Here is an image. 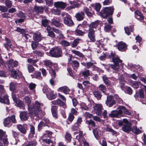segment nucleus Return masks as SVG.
Returning a JSON list of instances; mask_svg holds the SVG:
<instances>
[{
	"label": "nucleus",
	"mask_w": 146,
	"mask_h": 146,
	"mask_svg": "<svg viewBox=\"0 0 146 146\" xmlns=\"http://www.w3.org/2000/svg\"><path fill=\"white\" fill-rule=\"evenodd\" d=\"M5 3L6 6L8 8H10L12 6V3L11 1L9 0H6Z\"/></svg>",
	"instance_id": "052dcab7"
},
{
	"label": "nucleus",
	"mask_w": 146,
	"mask_h": 146,
	"mask_svg": "<svg viewBox=\"0 0 146 146\" xmlns=\"http://www.w3.org/2000/svg\"><path fill=\"white\" fill-rule=\"evenodd\" d=\"M81 40V39L80 38H77L73 42L72 47L74 48L76 46Z\"/></svg>",
	"instance_id": "ea45409f"
},
{
	"label": "nucleus",
	"mask_w": 146,
	"mask_h": 146,
	"mask_svg": "<svg viewBox=\"0 0 146 146\" xmlns=\"http://www.w3.org/2000/svg\"><path fill=\"white\" fill-rule=\"evenodd\" d=\"M93 131L95 137L97 139H98L99 137L98 130L97 129H96L93 130Z\"/></svg>",
	"instance_id": "5fc2aeb1"
},
{
	"label": "nucleus",
	"mask_w": 146,
	"mask_h": 146,
	"mask_svg": "<svg viewBox=\"0 0 146 146\" xmlns=\"http://www.w3.org/2000/svg\"><path fill=\"white\" fill-rule=\"evenodd\" d=\"M52 14L59 15L60 14V11L58 9H52L51 10Z\"/></svg>",
	"instance_id": "79ce46f5"
},
{
	"label": "nucleus",
	"mask_w": 146,
	"mask_h": 146,
	"mask_svg": "<svg viewBox=\"0 0 146 146\" xmlns=\"http://www.w3.org/2000/svg\"><path fill=\"white\" fill-rule=\"evenodd\" d=\"M98 88L102 92L105 93L106 90L105 86L103 84H101L99 86Z\"/></svg>",
	"instance_id": "49530a36"
},
{
	"label": "nucleus",
	"mask_w": 146,
	"mask_h": 146,
	"mask_svg": "<svg viewBox=\"0 0 146 146\" xmlns=\"http://www.w3.org/2000/svg\"><path fill=\"white\" fill-rule=\"evenodd\" d=\"M81 64L83 66H85L87 68H89L93 66V64L90 62H87L86 63L83 62H82Z\"/></svg>",
	"instance_id": "4c0bfd02"
},
{
	"label": "nucleus",
	"mask_w": 146,
	"mask_h": 146,
	"mask_svg": "<svg viewBox=\"0 0 146 146\" xmlns=\"http://www.w3.org/2000/svg\"><path fill=\"white\" fill-rule=\"evenodd\" d=\"M83 133L82 131H79L78 135L76 136L77 141H75L73 142L74 145L76 144L78 146H82V143L84 144V146H89L88 143L84 141V139L82 136Z\"/></svg>",
	"instance_id": "20e7f679"
},
{
	"label": "nucleus",
	"mask_w": 146,
	"mask_h": 146,
	"mask_svg": "<svg viewBox=\"0 0 146 146\" xmlns=\"http://www.w3.org/2000/svg\"><path fill=\"white\" fill-rule=\"evenodd\" d=\"M75 34L78 35H83L85 34V32L80 30H76L75 31Z\"/></svg>",
	"instance_id": "13d9d810"
},
{
	"label": "nucleus",
	"mask_w": 146,
	"mask_h": 146,
	"mask_svg": "<svg viewBox=\"0 0 146 146\" xmlns=\"http://www.w3.org/2000/svg\"><path fill=\"white\" fill-rule=\"evenodd\" d=\"M112 58L113 62H114V64L110 65V67L117 72L118 71L119 69H120V67L122 66L123 64L121 63L122 60H120L117 56L115 55L112 56Z\"/></svg>",
	"instance_id": "f03ea898"
},
{
	"label": "nucleus",
	"mask_w": 146,
	"mask_h": 146,
	"mask_svg": "<svg viewBox=\"0 0 146 146\" xmlns=\"http://www.w3.org/2000/svg\"><path fill=\"white\" fill-rule=\"evenodd\" d=\"M33 39L34 40L37 41L38 42L40 41L41 40V34L37 32L34 33L33 36Z\"/></svg>",
	"instance_id": "b1692460"
},
{
	"label": "nucleus",
	"mask_w": 146,
	"mask_h": 146,
	"mask_svg": "<svg viewBox=\"0 0 146 146\" xmlns=\"http://www.w3.org/2000/svg\"><path fill=\"white\" fill-rule=\"evenodd\" d=\"M60 44L64 46H68L70 45L69 42L65 40H62L61 41Z\"/></svg>",
	"instance_id": "680f3d73"
},
{
	"label": "nucleus",
	"mask_w": 146,
	"mask_h": 146,
	"mask_svg": "<svg viewBox=\"0 0 146 146\" xmlns=\"http://www.w3.org/2000/svg\"><path fill=\"white\" fill-rule=\"evenodd\" d=\"M16 84L13 82H11L10 84V89L11 91H14L15 88Z\"/></svg>",
	"instance_id": "864d4df0"
},
{
	"label": "nucleus",
	"mask_w": 146,
	"mask_h": 146,
	"mask_svg": "<svg viewBox=\"0 0 146 146\" xmlns=\"http://www.w3.org/2000/svg\"><path fill=\"white\" fill-rule=\"evenodd\" d=\"M31 76L33 78H35L38 79H41L42 78L41 73L39 72H35L33 74H31Z\"/></svg>",
	"instance_id": "c85d7f7f"
},
{
	"label": "nucleus",
	"mask_w": 146,
	"mask_h": 146,
	"mask_svg": "<svg viewBox=\"0 0 146 146\" xmlns=\"http://www.w3.org/2000/svg\"><path fill=\"white\" fill-rule=\"evenodd\" d=\"M27 68L29 72L30 73L33 72L34 70V67L32 66L29 64H27Z\"/></svg>",
	"instance_id": "e2e57ef3"
},
{
	"label": "nucleus",
	"mask_w": 146,
	"mask_h": 146,
	"mask_svg": "<svg viewBox=\"0 0 146 146\" xmlns=\"http://www.w3.org/2000/svg\"><path fill=\"white\" fill-rule=\"evenodd\" d=\"M36 142L35 141L29 142L25 146H35L36 145Z\"/></svg>",
	"instance_id": "69168bd1"
},
{
	"label": "nucleus",
	"mask_w": 146,
	"mask_h": 146,
	"mask_svg": "<svg viewBox=\"0 0 146 146\" xmlns=\"http://www.w3.org/2000/svg\"><path fill=\"white\" fill-rule=\"evenodd\" d=\"M9 70H12L14 67H17L18 64V62L16 61H14L12 59H9L6 62Z\"/></svg>",
	"instance_id": "1a4fd4ad"
},
{
	"label": "nucleus",
	"mask_w": 146,
	"mask_h": 146,
	"mask_svg": "<svg viewBox=\"0 0 146 146\" xmlns=\"http://www.w3.org/2000/svg\"><path fill=\"white\" fill-rule=\"evenodd\" d=\"M86 123L89 125L88 127L89 128L90 130H91V129L90 127V125H92V127H95V122L91 120H86Z\"/></svg>",
	"instance_id": "72a5a7b5"
},
{
	"label": "nucleus",
	"mask_w": 146,
	"mask_h": 146,
	"mask_svg": "<svg viewBox=\"0 0 146 146\" xmlns=\"http://www.w3.org/2000/svg\"><path fill=\"white\" fill-rule=\"evenodd\" d=\"M6 43L4 44V45L5 48L8 50V48H10L11 45L10 40L8 38H5Z\"/></svg>",
	"instance_id": "473e14b6"
},
{
	"label": "nucleus",
	"mask_w": 146,
	"mask_h": 146,
	"mask_svg": "<svg viewBox=\"0 0 146 146\" xmlns=\"http://www.w3.org/2000/svg\"><path fill=\"white\" fill-rule=\"evenodd\" d=\"M83 10L88 17H91L92 16L93 14L91 12L92 10L90 7H89V8H88L86 7H84V8Z\"/></svg>",
	"instance_id": "a878e982"
},
{
	"label": "nucleus",
	"mask_w": 146,
	"mask_h": 146,
	"mask_svg": "<svg viewBox=\"0 0 146 146\" xmlns=\"http://www.w3.org/2000/svg\"><path fill=\"white\" fill-rule=\"evenodd\" d=\"M46 96L49 100H51L56 98V95L54 93L53 91H50L46 93Z\"/></svg>",
	"instance_id": "aec40b11"
},
{
	"label": "nucleus",
	"mask_w": 146,
	"mask_h": 146,
	"mask_svg": "<svg viewBox=\"0 0 146 146\" xmlns=\"http://www.w3.org/2000/svg\"><path fill=\"white\" fill-rule=\"evenodd\" d=\"M3 141L5 146H7L8 145L9 142L5 132L1 130H0V141ZM0 146H3L2 143L0 141Z\"/></svg>",
	"instance_id": "6e6552de"
},
{
	"label": "nucleus",
	"mask_w": 146,
	"mask_h": 146,
	"mask_svg": "<svg viewBox=\"0 0 146 146\" xmlns=\"http://www.w3.org/2000/svg\"><path fill=\"white\" fill-rule=\"evenodd\" d=\"M125 33L128 35H129L131 31H133L132 27H126L125 28Z\"/></svg>",
	"instance_id": "58836bf2"
},
{
	"label": "nucleus",
	"mask_w": 146,
	"mask_h": 146,
	"mask_svg": "<svg viewBox=\"0 0 146 146\" xmlns=\"http://www.w3.org/2000/svg\"><path fill=\"white\" fill-rule=\"evenodd\" d=\"M131 131L135 134H139L141 133V131L137 129L136 126H134L131 128Z\"/></svg>",
	"instance_id": "f704fd0d"
},
{
	"label": "nucleus",
	"mask_w": 146,
	"mask_h": 146,
	"mask_svg": "<svg viewBox=\"0 0 146 146\" xmlns=\"http://www.w3.org/2000/svg\"><path fill=\"white\" fill-rule=\"evenodd\" d=\"M88 36L89 38L92 42H94L95 39V32L94 30L89 29Z\"/></svg>",
	"instance_id": "dca6fc26"
},
{
	"label": "nucleus",
	"mask_w": 146,
	"mask_h": 146,
	"mask_svg": "<svg viewBox=\"0 0 146 146\" xmlns=\"http://www.w3.org/2000/svg\"><path fill=\"white\" fill-rule=\"evenodd\" d=\"M95 112L98 115H100L102 114V105L100 104H96L94 107Z\"/></svg>",
	"instance_id": "4468645a"
},
{
	"label": "nucleus",
	"mask_w": 146,
	"mask_h": 146,
	"mask_svg": "<svg viewBox=\"0 0 146 146\" xmlns=\"http://www.w3.org/2000/svg\"><path fill=\"white\" fill-rule=\"evenodd\" d=\"M62 92L66 94H70V90L67 86H64L63 87L60 88L58 89V91Z\"/></svg>",
	"instance_id": "4be33fe9"
},
{
	"label": "nucleus",
	"mask_w": 146,
	"mask_h": 146,
	"mask_svg": "<svg viewBox=\"0 0 146 146\" xmlns=\"http://www.w3.org/2000/svg\"><path fill=\"white\" fill-rule=\"evenodd\" d=\"M106 104L109 107H111L115 104V101L113 97L111 96H109L107 97V99Z\"/></svg>",
	"instance_id": "9b49d317"
},
{
	"label": "nucleus",
	"mask_w": 146,
	"mask_h": 146,
	"mask_svg": "<svg viewBox=\"0 0 146 146\" xmlns=\"http://www.w3.org/2000/svg\"><path fill=\"white\" fill-rule=\"evenodd\" d=\"M71 52L73 53L80 57H82L84 56L83 54L79 51L75 50H72Z\"/></svg>",
	"instance_id": "e433bc0d"
},
{
	"label": "nucleus",
	"mask_w": 146,
	"mask_h": 146,
	"mask_svg": "<svg viewBox=\"0 0 146 146\" xmlns=\"http://www.w3.org/2000/svg\"><path fill=\"white\" fill-rule=\"evenodd\" d=\"M3 123L5 127H9L12 125L9 117H7L5 119Z\"/></svg>",
	"instance_id": "bb28decb"
},
{
	"label": "nucleus",
	"mask_w": 146,
	"mask_h": 146,
	"mask_svg": "<svg viewBox=\"0 0 146 146\" xmlns=\"http://www.w3.org/2000/svg\"><path fill=\"white\" fill-rule=\"evenodd\" d=\"M99 25L98 21H96L94 22H92L89 25V29L94 30V28H96Z\"/></svg>",
	"instance_id": "cd10ccee"
},
{
	"label": "nucleus",
	"mask_w": 146,
	"mask_h": 146,
	"mask_svg": "<svg viewBox=\"0 0 146 146\" xmlns=\"http://www.w3.org/2000/svg\"><path fill=\"white\" fill-rule=\"evenodd\" d=\"M48 21L46 19H43L42 21V23L43 26L44 27H46L48 25Z\"/></svg>",
	"instance_id": "3c124183"
},
{
	"label": "nucleus",
	"mask_w": 146,
	"mask_h": 146,
	"mask_svg": "<svg viewBox=\"0 0 146 146\" xmlns=\"http://www.w3.org/2000/svg\"><path fill=\"white\" fill-rule=\"evenodd\" d=\"M114 11L113 8L112 7H106L104 8L102 10L100 13V16L104 18L112 15Z\"/></svg>",
	"instance_id": "423d86ee"
},
{
	"label": "nucleus",
	"mask_w": 146,
	"mask_h": 146,
	"mask_svg": "<svg viewBox=\"0 0 146 146\" xmlns=\"http://www.w3.org/2000/svg\"><path fill=\"white\" fill-rule=\"evenodd\" d=\"M24 102L28 105V111L29 113L31 115V117L38 116V112L41 111V107L43 106L42 104L38 101H36L33 105L29 106L31 103V99L28 96L25 97L23 99Z\"/></svg>",
	"instance_id": "f257e3e1"
},
{
	"label": "nucleus",
	"mask_w": 146,
	"mask_h": 146,
	"mask_svg": "<svg viewBox=\"0 0 146 146\" xmlns=\"http://www.w3.org/2000/svg\"><path fill=\"white\" fill-rule=\"evenodd\" d=\"M95 9L97 11H99L101 7L100 4L99 3H96L95 4Z\"/></svg>",
	"instance_id": "774afa93"
},
{
	"label": "nucleus",
	"mask_w": 146,
	"mask_h": 146,
	"mask_svg": "<svg viewBox=\"0 0 146 146\" xmlns=\"http://www.w3.org/2000/svg\"><path fill=\"white\" fill-rule=\"evenodd\" d=\"M52 104L54 105H58L64 108L66 107V102L62 101L59 99L51 102Z\"/></svg>",
	"instance_id": "ddd939ff"
},
{
	"label": "nucleus",
	"mask_w": 146,
	"mask_h": 146,
	"mask_svg": "<svg viewBox=\"0 0 146 146\" xmlns=\"http://www.w3.org/2000/svg\"><path fill=\"white\" fill-rule=\"evenodd\" d=\"M71 64L74 69L78 67L79 65V62L76 60L73 61L71 62Z\"/></svg>",
	"instance_id": "a19ab883"
},
{
	"label": "nucleus",
	"mask_w": 146,
	"mask_h": 146,
	"mask_svg": "<svg viewBox=\"0 0 146 146\" xmlns=\"http://www.w3.org/2000/svg\"><path fill=\"white\" fill-rule=\"evenodd\" d=\"M35 11L37 12H42L43 10V8L40 6H36L34 8Z\"/></svg>",
	"instance_id": "37998d69"
},
{
	"label": "nucleus",
	"mask_w": 146,
	"mask_h": 146,
	"mask_svg": "<svg viewBox=\"0 0 146 146\" xmlns=\"http://www.w3.org/2000/svg\"><path fill=\"white\" fill-rule=\"evenodd\" d=\"M28 87L30 90H32L34 94L35 93V88L36 85L33 83L31 82L28 84Z\"/></svg>",
	"instance_id": "2f4dec72"
},
{
	"label": "nucleus",
	"mask_w": 146,
	"mask_h": 146,
	"mask_svg": "<svg viewBox=\"0 0 146 146\" xmlns=\"http://www.w3.org/2000/svg\"><path fill=\"white\" fill-rule=\"evenodd\" d=\"M11 71V74L12 76L15 79H17V71L15 70H13V69L12 70H10Z\"/></svg>",
	"instance_id": "603ef678"
},
{
	"label": "nucleus",
	"mask_w": 146,
	"mask_h": 146,
	"mask_svg": "<svg viewBox=\"0 0 146 146\" xmlns=\"http://www.w3.org/2000/svg\"><path fill=\"white\" fill-rule=\"evenodd\" d=\"M51 110L52 114L53 117L56 118H57V111L56 107L55 106H52L51 107Z\"/></svg>",
	"instance_id": "7c9ffc66"
},
{
	"label": "nucleus",
	"mask_w": 146,
	"mask_h": 146,
	"mask_svg": "<svg viewBox=\"0 0 146 146\" xmlns=\"http://www.w3.org/2000/svg\"><path fill=\"white\" fill-rule=\"evenodd\" d=\"M50 55L54 57H60L62 54L61 49L56 47L52 48L50 51Z\"/></svg>",
	"instance_id": "0eeeda50"
},
{
	"label": "nucleus",
	"mask_w": 146,
	"mask_h": 146,
	"mask_svg": "<svg viewBox=\"0 0 146 146\" xmlns=\"http://www.w3.org/2000/svg\"><path fill=\"white\" fill-rule=\"evenodd\" d=\"M63 21L64 23L68 26H71L74 24V23L70 17L68 15H66L64 18Z\"/></svg>",
	"instance_id": "f8f14e48"
},
{
	"label": "nucleus",
	"mask_w": 146,
	"mask_h": 146,
	"mask_svg": "<svg viewBox=\"0 0 146 146\" xmlns=\"http://www.w3.org/2000/svg\"><path fill=\"white\" fill-rule=\"evenodd\" d=\"M79 126L78 125H76L74 124V125L73 126L72 128V130L73 131H77L74 132V134L76 135L78 133V130Z\"/></svg>",
	"instance_id": "c03bdc74"
},
{
	"label": "nucleus",
	"mask_w": 146,
	"mask_h": 146,
	"mask_svg": "<svg viewBox=\"0 0 146 146\" xmlns=\"http://www.w3.org/2000/svg\"><path fill=\"white\" fill-rule=\"evenodd\" d=\"M94 94L95 97H96L98 99H99L101 98L102 96L99 91H95Z\"/></svg>",
	"instance_id": "09e8293b"
},
{
	"label": "nucleus",
	"mask_w": 146,
	"mask_h": 146,
	"mask_svg": "<svg viewBox=\"0 0 146 146\" xmlns=\"http://www.w3.org/2000/svg\"><path fill=\"white\" fill-rule=\"evenodd\" d=\"M119 108L121 109V114L122 112L124 113L125 114L131 115H132V113L131 111H129L126 109L124 107L122 106H119Z\"/></svg>",
	"instance_id": "393cba45"
},
{
	"label": "nucleus",
	"mask_w": 146,
	"mask_h": 146,
	"mask_svg": "<svg viewBox=\"0 0 146 146\" xmlns=\"http://www.w3.org/2000/svg\"><path fill=\"white\" fill-rule=\"evenodd\" d=\"M118 124L119 126H123L122 127V129L124 132H127L131 131V123L126 119H123L122 121L119 122Z\"/></svg>",
	"instance_id": "39448f33"
},
{
	"label": "nucleus",
	"mask_w": 146,
	"mask_h": 146,
	"mask_svg": "<svg viewBox=\"0 0 146 146\" xmlns=\"http://www.w3.org/2000/svg\"><path fill=\"white\" fill-rule=\"evenodd\" d=\"M54 5L56 8H64L66 6V3L62 1H58L54 3Z\"/></svg>",
	"instance_id": "6ab92c4d"
},
{
	"label": "nucleus",
	"mask_w": 146,
	"mask_h": 146,
	"mask_svg": "<svg viewBox=\"0 0 146 146\" xmlns=\"http://www.w3.org/2000/svg\"><path fill=\"white\" fill-rule=\"evenodd\" d=\"M102 78L105 84L106 85L109 84L110 83V81L108 80V78L105 75L102 76Z\"/></svg>",
	"instance_id": "a18cd8bd"
},
{
	"label": "nucleus",
	"mask_w": 146,
	"mask_h": 146,
	"mask_svg": "<svg viewBox=\"0 0 146 146\" xmlns=\"http://www.w3.org/2000/svg\"><path fill=\"white\" fill-rule=\"evenodd\" d=\"M43 62L45 65L49 67L48 70L51 76L52 77H55L56 76L55 72L52 67L53 66L54 69H56L58 66L57 64H53L52 62L50 60H44Z\"/></svg>",
	"instance_id": "7ed1b4c3"
},
{
	"label": "nucleus",
	"mask_w": 146,
	"mask_h": 146,
	"mask_svg": "<svg viewBox=\"0 0 146 146\" xmlns=\"http://www.w3.org/2000/svg\"><path fill=\"white\" fill-rule=\"evenodd\" d=\"M117 47L119 50L122 51H124L126 49L127 45L125 43L123 42H120L118 43Z\"/></svg>",
	"instance_id": "f3484780"
},
{
	"label": "nucleus",
	"mask_w": 146,
	"mask_h": 146,
	"mask_svg": "<svg viewBox=\"0 0 146 146\" xmlns=\"http://www.w3.org/2000/svg\"><path fill=\"white\" fill-rule=\"evenodd\" d=\"M20 117L22 121L27 120L29 118L27 112L25 111L20 112Z\"/></svg>",
	"instance_id": "412c9836"
},
{
	"label": "nucleus",
	"mask_w": 146,
	"mask_h": 146,
	"mask_svg": "<svg viewBox=\"0 0 146 146\" xmlns=\"http://www.w3.org/2000/svg\"><path fill=\"white\" fill-rule=\"evenodd\" d=\"M135 17L138 19L143 20L144 17L141 13L138 11H136L135 12Z\"/></svg>",
	"instance_id": "c756f323"
},
{
	"label": "nucleus",
	"mask_w": 146,
	"mask_h": 146,
	"mask_svg": "<svg viewBox=\"0 0 146 146\" xmlns=\"http://www.w3.org/2000/svg\"><path fill=\"white\" fill-rule=\"evenodd\" d=\"M85 13L83 11L78 13L75 15V17L78 21H81L83 19L85 16Z\"/></svg>",
	"instance_id": "5701e85b"
},
{
	"label": "nucleus",
	"mask_w": 146,
	"mask_h": 146,
	"mask_svg": "<svg viewBox=\"0 0 146 146\" xmlns=\"http://www.w3.org/2000/svg\"><path fill=\"white\" fill-rule=\"evenodd\" d=\"M0 102L6 104H9V101L8 95H5L3 96H0Z\"/></svg>",
	"instance_id": "2eb2a0df"
},
{
	"label": "nucleus",
	"mask_w": 146,
	"mask_h": 146,
	"mask_svg": "<svg viewBox=\"0 0 146 146\" xmlns=\"http://www.w3.org/2000/svg\"><path fill=\"white\" fill-rule=\"evenodd\" d=\"M38 44V42L34 40L31 43V46L33 49H35Z\"/></svg>",
	"instance_id": "8fccbe9b"
},
{
	"label": "nucleus",
	"mask_w": 146,
	"mask_h": 146,
	"mask_svg": "<svg viewBox=\"0 0 146 146\" xmlns=\"http://www.w3.org/2000/svg\"><path fill=\"white\" fill-rule=\"evenodd\" d=\"M10 120H11L12 122L15 123H16L17 121L15 119V115H12L9 117Z\"/></svg>",
	"instance_id": "338daca9"
},
{
	"label": "nucleus",
	"mask_w": 146,
	"mask_h": 146,
	"mask_svg": "<svg viewBox=\"0 0 146 146\" xmlns=\"http://www.w3.org/2000/svg\"><path fill=\"white\" fill-rule=\"evenodd\" d=\"M82 74L85 78H87L88 76L90 75L89 70H85L82 72Z\"/></svg>",
	"instance_id": "4d7b16f0"
},
{
	"label": "nucleus",
	"mask_w": 146,
	"mask_h": 146,
	"mask_svg": "<svg viewBox=\"0 0 146 146\" xmlns=\"http://www.w3.org/2000/svg\"><path fill=\"white\" fill-rule=\"evenodd\" d=\"M118 110H113L111 113L109 114V116L111 117H120L121 115V111L119 108V106L117 108Z\"/></svg>",
	"instance_id": "9d476101"
},
{
	"label": "nucleus",
	"mask_w": 146,
	"mask_h": 146,
	"mask_svg": "<svg viewBox=\"0 0 146 146\" xmlns=\"http://www.w3.org/2000/svg\"><path fill=\"white\" fill-rule=\"evenodd\" d=\"M47 125L43 121H41L39 124L38 126V128L39 129H42V127L47 126Z\"/></svg>",
	"instance_id": "6e6d98bb"
},
{
	"label": "nucleus",
	"mask_w": 146,
	"mask_h": 146,
	"mask_svg": "<svg viewBox=\"0 0 146 146\" xmlns=\"http://www.w3.org/2000/svg\"><path fill=\"white\" fill-rule=\"evenodd\" d=\"M15 102L16 103L19 107L21 108L22 109H23L25 107L23 102L22 101L17 100Z\"/></svg>",
	"instance_id": "c9c22d12"
},
{
	"label": "nucleus",
	"mask_w": 146,
	"mask_h": 146,
	"mask_svg": "<svg viewBox=\"0 0 146 146\" xmlns=\"http://www.w3.org/2000/svg\"><path fill=\"white\" fill-rule=\"evenodd\" d=\"M27 125L26 124L22 125L18 124L17 125V127L19 130L22 133L26 134V128Z\"/></svg>",
	"instance_id": "a211bd4d"
},
{
	"label": "nucleus",
	"mask_w": 146,
	"mask_h": 146,
	"mask_svg": "<svg viewBox=\"0 0 146 146\" xmlns=\"http://www.w3.org/2000/svg\"><path fill=\"white\" fill-rule=\"evenodd\" d=\"M35 134V128L34 126L32 125H30V135L32 134V136Z\"/></svg>",
	"instance_id": "0e129e2a"
},
{
	"label": "nucleus",
	"mask_w": 146,
	"mask_h": 146,
	"mask_svg": "<svg viewBox=\"0 0 146 146\" xmlns=\"http://www.w3.org/2000/svg\"><path fill=\"white\" fill-rule=\"evenodd\" d=\"M52 25L58 27L60 25L59 22L56 20H53L52 21Z\"/></svg>",
	"instance_id": "de8ad7c7"
},
{
	"label": "nucleus",
	"mask_w": 146,
	"mask_h": 146,
	"mask_svg": "<svg viewBox=\"0 0 146 146\" xmlns=\"http://www.w3.org/2000/svg\"><path fill=\"white\" fill-rule=\"evenodd\" d=\"M140 84V83L137 82H134L132 83L131 86L135 88H137L139 87V85Z\"/></svg>",
	"instance_id": "bf43d9fd"
}]
</instances>
